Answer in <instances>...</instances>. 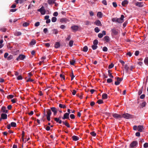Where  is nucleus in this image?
<instances>
[{"label": "nucleus", "instance_id": "obj_11", "mask_svg": "<svg viewBox=\"0 0 148 148\" xmlns=\"http://www.w3.org/2000/svg\"><path fill=\"white\" fill-rule=\"evenodd\" d=\"M1 117L3 119H7V115L5 114L2 113L1 114Z\"/></svg>", "mask_w": 148, "mask_h": 148}, {"label": "nucleus", "instance_id": "obj_43", "mask_svg": "<svg viewBox=\"0 0 148 148\" xmlns=\"http://www.w3.org/2000/svg\"><path fill=\"white\" fill-rule=\"evenodd\" d=\"M97 103L99 104H100L103 103V101L101 99H99L97 101Z\"/></svg>", "mask_w": 148, "mask_h": 148}, {"label": "nucleus", "instance_id": "obj_21", "mask_svg": "<svg viewBox=\"0 0 148 148\" xmlns=\"http://www.w3.org/2000/svg\"><path fill=\"white\" fill-rule=\"evenodd\" d=\"M60 44L59 42H56L55 44V47L56 48H58L60 47Z\"/></svg>", "mask_w": 148, "mask_h": 148}, {"label": "nucleus", "instance_id": "obj_39", "mask_svg": "<svg viewBox=\"0 0 148 148\" xmlns=\"http://www.w3.org/2000/svg\"><path fill=\"white\" fill-rule=\"evenodd\" d=\"M0 30L2 32H5L6 31V29L4 28H0Z\"/></svg>", "mask_w": 148, "mask_h": 148}, {"label": "nucleus", "instance_id": "obj_64", "mask_svg": "<svg viewBox=\"0 0 148 148\" xmlns=\"http://www.w3.org/2000/svg\"><path fill=\"white\" fill-rule=\"evenodd\" d=\"M85 24L86 25H90V22L88 21H86L85 22Z\"/></svg>", "mask_w": 148, "mask_h": 148}, {"label": "nucleus", "instance_id": "obj_47", "mask_svg": "<svg viewBox=\"0 0 148 148\" xmlns=\"http://www.w3.org/2000/svg\"><path fill=\"white\" fill-rule=\"evenodd\" d=\"M112 81V79L111 78L108 79L107 80V82L108 83H110Z\"/></svg>", "mask_w": 148, "mask_h": 148}, {"label": "nucleus", "instance_id": "obj_19", "mask_svg": "<svg viewBox=\"0 0 148 148\" xmlns=\"http://www.w3.org/2000/svg\"><path fill=\"white\" fill-rule=\"evenodd\" d=\"M54 120L57 122H58L60 124H61L62 123L61 120H60L59 118H55Z\"/></svg>", "mask_w": 148, "mask_h": 148}, {"label": "nucleus", "instance_id": "obj_56", "mask_svg": "<svg viewBox=\"0 0 148 148\" xmlns=\"http://www.w3.org/2000/svg\"><path fill=\"white\" fill-rule=\"evenodd\" d=\"M90 134L93 136H95L96 135V134L94 132L90 133Z\"/></svg>", "mask_w": 148, "mask_h": 148}, {"label": "nucleus", "instance_id": "obj_12", "mask_svg": "<svg viewBox=\"0 0 148 148\" xmlns=\"http://www.w3.org/2000/svg\"><path fill=\"white\" fill-rule=\"evenodd\" d=\"M51 109L52 111L54 113V115L56 114L57 113V110L56 108L55 107H51Z\"/></svg>", "mask_w": 148, "mask_h": 148}, {"label": "nucleus", "instance_id": "obj_8", "mask_svg": "<svg viewBox=\"0 0 148 148\" xmlns=\"http://www.w3.org/2000/svg\"><path fill=\"white\" fill-rule=\"evenodd\" d=\"M117 81L115 82V84L116 85H119L121 82L122 80L123 79L122 78H120L119 77L117 78Z\"/></svg>", "mask_w": 148, "mask_h": 148}, {"label": "nucleus", "instance_id": "obj_63", "mask_svg": "<svg viewBox=\"0 0 148 148\" xmlns=\"http://www.w3.org/2000/svg\"><path fill=\"white\" fill-rule=\"evenodd\" d=\"M60 28L61 29H63L65 28V26L64 25H61L60 26Z\"/></svg>", "mask_w": 148, "mask_h": 148}, {"label": "nucleus", "instance_id": "obj_17", "mask_svg": "<svg viewBox=\"0 0 148 148\" xmlns=\"http://www.w3.org/2000/svg\"><path fill=\"white\" fill-rule=\"evenodd\" d=\"M56 0H48L47 2L49 5H51L55 3Z\"/></svg>", "mask_w": 148, "mask_h": 148}, {"label": "nucleus", "instance_id": "obj_2", "mask_svg": "<svg viewBox=\"0 0 148 148\" xmlns=\"http://www.w3.org/2000/svg\"><path fill=\"white\" fill-rule=\"evenodd\" d=\"M124 16L123 15H121V17L119 18H117V22L119 23H122L123 22Z\"/></svg>", "mask_w": 148, "mask_h": 148}, {"label": "nucleus", "instance_id": "obj_28", "mask_svg": "<svg viewBox=\"0 0 148 148\" xmlns=\"http://www.w3.org/2000/svg\"><path fill=\"white\" fill-rule=\"evenodd\" d=\"M10 125L12 127H15L16 126V124L14 122H12L11 123Z\"/></svg>", "mask_w": 148, "mask_h": 148}, {"label": "nucleus", "instance_id": "obj_38", "mask_svg": "<svg viewBox=\"0 0 148 148\" xmlns=\"http://www.w3.org/2000/svg\"><path fill=\"white\" fill-rule=\"evenodd\" d=\"M100 31L98 27H96L95 28V31L97 33H98Z\"/></svg>", "mask_w": 148, "mask_h": 148}, {"label": "nucleus", "instance_id": "obj_1", "mask_svg": "<svg viewBox=\"0 0 148 148\" xmlns=\"http://www.w3.org/2000/svg\"><path fill=\"white\" fill-rule=\"evenodd\" d=\"M38 11L40 12L42 15H44L45 14L46 11L45 9L44 6H42L38 10Z\"/></svg>", "mask_w": 148, "mask_h": 148}, {"label": "nucleus", "instance_id": "obj_26", "mask_svg": "<svg viewBox=\"0 0 148 148\" xmlns=\"http://www.w3.org/2000/svg\"><path fill=\"white\" fill-rule=\"evenodd\" d=\"M14 35L16 36H19L21 35V33L20 32H17L14 33Z\"/></svg>", "mask_w": 148, "mask_h": 148}, {"label": "nucleus", "instance_id": "obj_42", "mask_svg": "<svg viewBox=\"0 0 148 148\" xmlns=\"http://www.w3.org/2000/svg\"><path fill=\"white\" fill-rule=\"evenodd\" d=\"M146 104V103L145 102V101L143 102L141 104V106L143 108V107H144L145 106Z\"/></svg>", "mask_w": 148, "mask_h": 148}, {"label": "nucleus", "instance_id": "obj_30", "mask_svg": "<svg viewBox=\"0 0 148 148\" xmlns=\"http://www.w3.org/2000/svg\"><path fill=\"white\" fill-rule=\"evenodd\" d=\"M62 123L64 124L67 127H70V125H69L68 123L67 122H66L63 121Z\"/></svg>", "mask_w": 148, "mask_h": 148}, {"label": "nucleus", "instance_id": "obj_24", "mask_svg": "<svg viewBox=\"0 0 148 148\" xmlns=\"http://www.w3.org/2000/svg\"><path fill=\"white\" fill-rule=\"evenodd\" d=\"M104 40L106 42H108L110 41V38L108 36H106L104 38Z\"/></svg>", "mask_w": 148, "mask_h": 148}, {"label": "nucleus", "instance_id": "obj_31", "mask_svg": "<svg viewBox=\"0 0 148 148\" xmlns=\"http://www.w3.org/2000/svg\"><path fill=\"white\" fill-rule=\"evenodd\" d=\"M59 107L61 108H64L66 107V106L64 105H63L61 104H60L59 105Z\"/></svg>", "mask_w": 148, "mask_h": 148}, {"label": "nucleus", "instance_id": "obj_55", "mask_svg": "<svg viewBox=\"0 0 148 148\" xmlns=\"http://www.w3.org/2000/svg\"><path fill=\"white\" fill-rule=\"evenodd\" d=\"M112 5L114 7L116 8L117 6V4L115 2H113L112 3Z\"/></svg>", "mask_w": 148, "mask_h": 148}, {"label": "nucleus", "instance_id": "obj_60", "mask_svg": "<svg viewBox=\"0 0 148 148\" xmlns=\"http://www.w3.org/2000/svg\"><path fill=\"white\" fill-rule=\"evenodd\" d=\"M40 25V23L39 22H37L35 24V26L38 27Z\"/></svg>", "mask_w": 148, "mask_h": 148}, {"label": "nucleus", "instance_id": "obj_5", "mask_svg": "<svg viewBox=\"0 0 148 148\" xmlns=\"http://www.w3.org/2000/svg\"><path fill=\"white\" fill-rule=\"evenodd\" d=\"M122 116V117L125 119H129L131 118V115L128 113H126L123 114Z\"/></svg>", "mask_w": 148, "mask_h": 148}, {"label": "nucleus", "instance_id": "obj_46", "mask_svg": "<svg viewBox=\"0 0 148 148\" xmlns=\"http://www.w3.org/2000/svg\"><path fill=\"white\" fill-rule=\"evenodd\" d=\"M103 51L106 52L108 51V48L106 47H104L103 48Z\"/></svg>", "mask_w": 148, "mask_h": 148}, {"label": "nucleus", "instance_id": "obj_59", "mask_svg": "<svg viewBox=\"0 0 148 148\" xmlns=\"http://www.w3.org/2000/svg\"><path fill=\"white\" fill-rule=\"evenodd\" d=\"M117 18H113L112 20V21L113 22H117Z\"/></svg>", "mask_w": 148, "mask_h": 148}, {"label": "nucleus", "instance_id": "obj_4", "mask_svg": "<svg viewBox=\"0 0 148 148\" xmlns=\"http://www.w3.org/2000/svg\"><path fill=\"white\" fill-rule=\"evenodd\" d=\"M112 116L114 118L117 119H120L122 117V115L116 113L113 114H112Z\"/></svg>", "mask_w": 148, "mask_h": 148}, {"label": "nucleus", "instance_id": "obj_62", "mask_svg": "<svg viewBox=\"0 0 148 148\" xmlns=\"http://www.w3.org/2000/svg\"><path fill=\"white\" fill-rule=\"evenodd\" d=\"M58 15V13L57 12H55L53 14V15L54 16H57Z\"/></svg>", "mask_w": 148, "mask_h": 148}, {"label": "nucleus", "instance_id": "obj_18", "mask_svg": "<svg viewBox=\"0 0 148 148\" xmlns=\"http://www.w3.org/2000/svg\"><path fill=\"white\" fill-rule=\"evenodd\" d=\"M72 138L73 140L75 141H76L79 139V137L75 136H73Z\"/></svg>", "mask_w": 148, "mask_h": 148}, {"label": "nucleus", "instance_id": "obj_48", "mask_svg": "<svg viewBox=\"0 0 148 148\" xmlns=\"http://www.w3.org/2000/svg\"><path fill=\"white\" fill-rule=\"evenodd\" d=\"M102 2L104 5H107V3L106 0H103L102 1Z\"/></svg>", "mask_w": 148, "mask_h": 148}, {"label": "nucleus", "instance_id": "obj_52", "mask_svg": "<svg viewBox=\"0 0 148 148\" xmlns=\"http://www.w3.org/2000/svg\"><path fill=\"white\" fill-rule=\"evenodd\" d=\"M23 79V77L21 75H19L17 77V79L18 80H22Z\"/></svg>", "mask_w": 148, "mask_h": 148}, {"label": "nucleus", "instance_id": "obj_54", "mask_svg": "<svg viewBox=\"0 0 148 148\" xmlns=\"http://www.w3.org/2000/svg\"><path fill=\"white\" fill-rule=\"evenodd\" d=\"M143 147L144 148H147L148 147V143H145L143 145Z\"/></svg>", "mask_w": 148, "mask_h": 148}, {"label": "nucleus", "instance_id": "obj_14", "mask_svg": "<svg viewBox=\"0 0 148 148\" xmlns=\"http://www.w3.org/2000/svg\"><path fill=\"white\" fill-rule=\"evenodd\" d=\"M1 111L3 113H7L8 112V110L6 109V108L4 106L2 107Z\"/></svg>", "mask_w": 148, "mask_h": 148}, {"label": "nucleus", "instance_id": "obj_57", "mask_svg": "<svg viewBox=\"0 0 148 148\" xmlns=\"http://www.w3.org/2000/svg\"><path fill=\"white\" fill-rule=\"evenodd\" d=\"M70 117L72 119H74L75 118V116L73 114H71L70 115Z\"/></svg>", "mask_w": 148, "mask_h": 148}, {"label": "nucleus", "instance_id": "obj_22", "mask_svg": "<svg viewBox=\"0 0 148 148\" xmlns=\"http://www.w3.org/2000/svg\"><path fill=\"white\" fill-rule=\"evenodd\" d=\"M97 16L99 18H101L103 16V14L101 12H98L97 14Z\"/></svg>", "mask_w": 148, "mask_h": 148}, {"label": "nucleus", "instance_id": "obj_15", "mask_svg": "<svg viewBox=\"0 0 148 148\" xmlns=\"http://www.w3.org/2000/svg\"><path fill=\"white\" fill-rule=\"evenodd\" d=\"M95 23L97 26H101L102 24L99 20L96 21L95 22Z\"/></svg>", "mask_w": 148, "mask_h": 148}, {"label": "nucleus", "instance_id": "obj_10", "mask_svg": "<svg viewBox=\"0 0 148 148\" xmlns=\"http://www.w3.org/2000/svg\"><path fill=\"white\" fill-rule=\"evenodd\" d=\"M69 113H66L64 115L62 119H69Z\"/></svg>", "mask_w": 148, "mask_h": 148}, {"label": "nucleus", "instance_id": "obj_35", "mask_svg": "<svg viewBox=\"0 0 148 148\" xmlns=\"http://www.w3.org/2000/svg\"><path fill=\"white\" fill-rule=\"evenodd\" d=\"M97 47V45H93L92 46V48L93 50H95Z\"/></svg>", "mask_w": 148, "mask_h": 148}, {"label": "nucleus", "instance_id": "obj_6", "mask_svg": "<svg viewBox=\"0 0 148 148\" xmlns=\"http://www.w3.org/2000/svg\"><path fill=\"white\" fill-rule=\"evenodd\" d=\"M138 142L136 141H134L132 142L130 144V146L131 147H136L138 145Z\"/></svg>", "mask_w": 148, "mask_h": 148}, {"label": "nucleus", "instance_id": "obj_40", "mask_svg": "<svg viewBox=\"0 0 148 148\" xmlns=\"http://www.w3.org/2000/svg\"><path fill=\"white\" fill-rule=\"evenodd\" d=\"M98 44V41L97 40H95L93 41V44L97 45Z\"/></svg>", "mask_w": 148, "mask_h": 148}, {"label": "nucleus", "instance_id": "obj_32", "mask_svg": "<svg viewBox=\"0 0 148 148\" xmlns=\"http://www.w3.org/2000/svg\"><path fill=\"white\" fill-rule=\"evenodd\" d=\"M124 68L126 70V72H127L128 71L129 67L127 64H125V65Z\"/></svg>", "mask_w": 148, "mask_h": 148}, {"label": "nucleus", "instance_id": "obj_61", "mask_svg": "<svg viewBox=\"0 0 148 148\" xmlns=\"http://www.w3.org/2000/svg\"><path fill=\"white\" fill-rule=\"evenodd\" d=\"M145 95L144 94H143L140 96V98L141 99H143L145 98Z\"/></svg>", "mask_w": 148, "mask_h": 148}, {"label": "nucleus", "instance_id": "obj_36", "mask_svg": "<svg viewBox=\"0 0 148 148\" xmlns=\"http://www.w3.org/2000/svg\"><path fill=\"white\" fill-rule=\"evenodd\" d=\"M13 58V56L11 55H10L7 58V60H11Z\"/></svg>", "mask_w": 148, "mask_h": 148}, {"label": "nucleus", "instance_id": "obj_16", "mask_svg": "<svg viewBox=\"0 0 148 148\" xmlns=\"http://www.w3.org/2000/svg\"><path fill=\"white\" fill-rule=\"evenodd\" d=\"M111 31L112 32V33L114 35H116L118 34V32L116 30L114 29H111Z\"/></svg>", "mask_w": 148, "mask_h": 148}, {"label": "nucleus", "instance_id": "obj_9", "mask_svg": "<svg viewBox=\"0 0 148 148\" xmlns=\"http://www.w3.org/2000/svg\"><path fill=\"white\" fill-rule=\"evenodd\" d=\"M79 28V27L78 26L73 25L71 27V29L73 31H77Z\"/></svg>", "mask_w": 148, "mask_h": 148}, {"label": "nucleus", "instance_id": "obj_53", "mask_svg": "<svg viewBox=\"0 0 148 148\" xmlns=\"http://www.w3.org/2000/svg\"><path fill=\"white\" fill-rule=\"evenodd\" d=\"M75 62V61L72 60L70 61V64L72 65H73Z\"/></svg>", "mask_w": 148, "mask_h": 148}, {"label": "nucleus", "instance_id": "obj_44", "mask_svg": "<svg viewBox=\"0 0 148 148\" xmlns=\"http://www.w3.org/2000/svg\"><path fill=\"white\" fill-rule=\"evenodd\" d=\"M29 23L27 22H25L23 24V26L24 27H27Z\"/></svg>", "mask_w": 148, "mask_h": 148}, {"label": "nucleus", "instance_id": "obj_13", "mask_svg": "<svg viewBox=\"0 0 148 148\" xmlns=\"http://www.w3.org/2000/svg\"><path fill=\"white\" fill-rule=\"evenodd\" d=\"M143 126L139 125L138 127L137 130L140 132H142L143 131Z\"/></svg>", "mask_w": 148, "mask_h": 148}, {"label": "nucleus", "instance_id": "obj_45", "mask_svg": "<svg viewBox=\"0 0 148 148\" xmlns=\"http://www.w3.org/2000/svg\"><path fill=\"white\" fill-rule=\"evenodd\" d=\"M52 31L53 33L55 34H57L58 33V31L56 29H53Z\"/></svg>", "mask_w": 148, "mask_h": 148}, {"label": "nucleus", "instance_id": "obj_37", "mask_svg": "<svg viewBox=\"0 0 148 148\" xmlns=\"http://www.w3.org/2000/svg\"><path fill=\"white\" fill-rule=\"evenodd\" d=\"M144 62L145 64L148 65V58H146Z\"/></svg>", "mask_w": 148, "mask_h": 148}, {"label": "nucleus", "instance_id": "obj_49", "mask_svg": "<svg viewBox=\"0 0 148 148\" xmlns=\"http://www.w3.org/2000/svg\"><path fill=\"white\" fill-rule=\"evenodd\" d=\"M142 88H143V87H142V89H141L138 92V94L139 95L141 94L142 93V91H143Z\"/></svg>", "mask_w": 148, "mask_h": 148}, {"label": "nucleus", "instance_id": "obj_3", "mask_svg": "<svg viewBox=\"0 0 148 148\" xmlns=\"http://www.w3.org/2000/svg\"><path fill=\"white\" fill-rule=\"evenodd\" d=\"M145 3L143 2H137L135 3V5L140 8L143 7Z\"/></svg>", "mask_w": 148, "mask_h": 148}, {"label": "nucleus", "instance_id": "obj_51", "mask_svg": "<svg viewBox=\"0 0 148 148\" xmlns=\"http://www.w3.org/2000/svg\"><path fill=\"white\" fill-rule=\"evenodd\" d=\"M98 37L101 38L103 37V35L102 33H99L98 34Z\"/></svg>", "mask_w": 148, "mask_h": 148}, {"label": "nucleus", "instance_id": "obj_25", "mask_svg": "<svg viewBox=\"0 0 148 148\" xmlns=\"http://www.w3.org/2000/svg\"><path fill=\"white\" fill-rule=\"evenodd\" d=\"M107 95L106 93L103 94L102 95V97L103 99H106L107 98Z\"/></svg>", "mask_w": 148, "mask_h": 148}, {"label": "nucleus", "instance_id": "obj_29", "mask_svg": "<svg viewBox=\"0 0 148 148\" xmlns=\"http://www.w3.org/2000/svg\"><path fill=\"white\" fill-rule=\"evenodd\" d=\"M88 50V48L87 46H85L83 49V51L84 52H87Z\"/></svg>", "mask_w": 148, "mask_h": 148}, {"label": "nucleus", "instance_id": "obj_58", "mask_svg": "<svg viewBox=\"0 0 148 148\" xmlns=\"http://www.w3.org/2000/svg\"><path fill=\"white\" fill-rule=\"evenodd\" d=\"M8 53H5L4 55V57L5 58H8Z\"/></svg>", "mask_w": 148, "mask_h": 148}, {"label": "nucleus", "instance_id": "obj_33", "mask_svg": "<svg viewBox=\"0 0 148 148\" xmlns=\"http://www.w3.org/2000/svg\"><path fill=\"white\" fill-rule=\"evenodd\" d=\"M57 20V18L55 17H53L51 18V21L53 22H55Z\"/></svg>", "mask_w": 148, "mask_h": 148}, {"label": "nucleus", "instance_id": "obj_7", "mask_svg": "<svg viewBox=\"0 0 148 148\" xmlns=\"http://www.w3.org/2000/svg\"><path fill=\"white\" fill-rule=\"evenodd\" d=\"M25 57V56L23 55H20L16 58V60L17 61L19 60H23Z\"/></svg>", "mask_w": 148, "mask_h": 148}, {"label": "nucleus", "instance_id": "obj_27", "mask_svg": "<svg viewBox=\"0 0 148 148\" xmlns=\"http://www.w3.org/2000/svg\"><path fill=\"white\" fill-rule=\"evenodd\" d=\"M36 43V42L35 40H32L30 42V45H33Z\"/></svg>", "mask_w": 148, "mask_h": 148}, {"label": "nucleus", "instance_id": "obj_20", "mask_svg": "<svg viewBox=\"0 0 148 148\" xmlns=\"http://www.w3.org/2000/svg\"><path fill=\"white\" fill-rule=\"evenodd\" d=\"M128 1L127 0H125L123 1L122 3V5L123 6H125L128 3Z\"/></svg>", "mask_w": 148, "mask_h": 148}, {"label": "nucleus", "instance_id": "obj_41", "mask_svg": "<svg viewBox=\"0 0 148 148\" xmlns=\"http://www.w3.org/2000/svg\"><path fill=\"white\" fill-rule=\"evenodd\" d=\"M108 75L110 77H112V78L113 77V76L112 75V73H110V70L108 71Z\"/></svg>", "mask_w": 148, "mask_h": 148}, {"label": "nucleus", "instance_id": "obj_34", "mask_svg": "<svg viewBox=\"0 0 148 148\" xmlns=\"http://www.w3.org/2000/svg\"><path fill=\"white\" fill-rule=\"evenodd\" d=\"M73 40H71L69 43V45L70 47H71L73 46Z\"/></svg>", "mask_w": 148, "mask_h": 148}, {"label": "nucleus", "instance_id": "obj_50", "mask_svg": "<svg viewBox=\"0 0 148 148\" xmlns=\"http://www.w3.org/2000/svg\"><path fill=\"white\" fill-rule=\"evenodd\" d=\"M114 64L112 63H111L108 66V68L109 69L112 68L114 66Z\"/></svg>", "mask_w": 148, "mask_h": 148}, {"label": "nucleus", "instance_id": "obj_23", "mask_svg": "<svg viewBox=\"0 0 148 148\" xmlns=\"http://www.w3.org/2000/svg\"><path fill=\"white\" fill-rule=\"evenodd\" d=\"M47 116H50L51 114V110L50 109H48L47 110Z\"/></svg>", "mask_w": 148, "mask_h": 148}]
</instances>
